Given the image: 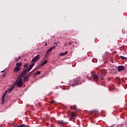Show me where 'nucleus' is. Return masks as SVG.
Returning a JSON list of instances; mask_svg holds the SVG:
<instances>
[{
	"label": "nucleus",
	"instance_id": "obj_35",
	"mask_svg": "<svg viewBox=\"0 0 127 127\" xmlns=\"http://www.w3.org/2000/svg\"><path fill=\"white\" fill-rule=\"evenodd\" d=\"M27 81H28V79H27Z\"/></svg>",
	"mask_w": 127,
	"mask_h": 127
},
{
	"label": "nucleus",
	"instance_id": "obj_12",
	"mask_svg": "<svg viewBox=\"0 0 127 127\" xmlns=\"http://www.w3.org/2000/svg\"><path fill=\"white\" fill-rule=\"evenodd\" d=\"M21 65H22V64H21V63H17L16 64V65L17 66V67H21Z\"/></svg>",
	"mask_w": 127,
	"mask_h": 127
},
{
	"label": "nucleus",
	"instance_id": "obj_10",
	"mask_svg": "<svg viewBox=\"0 0 127 127\" xmlns=\"http://www.w3.org/2000/svg\"><path fill=\"white\" fill-rule=\"evenodd\" d=\"M47 62H48V61H47V60L44 61L42 63V64H41V66H44V65H45V64H47Z\"/></svg>",
	"mask_w": 127,
	"mask_h": 127
},
{
	"label": "nucleus",
	"instance_id": "obj_5",
	"mask_svg": "<svg viewBox=\"0 0 127 127\" xmlns=\"http://www.w3.org/2000/svg\"><path fill=\"white\" fill-rule=\"evenodd\" d=\"M125 69V66L123 65H120L118 66V72H122V71H124Z\"/></svg>",
	"mask_w": 127,
	"mask_h": 127
},
{
	"label": "nucleus",
	"instance_id": "obj_34",
	"mask_svg": "<svg viewBox=\"0 0 127 127\" xmlns=\"http://www.w3.org/2000/svg\"><path fill=\"white\" fill-rule=\"evenodd\" d=\"M47 43H45V45H47Z\"/></svg>",
	"mask_w": 127,
	"mask_h": 127
},
{
	"label": "nucleus",
	"instance_id": "obj_25",
	"mask_svg": "<svg viewBox=\"0 0 127 127\" xmlns=\"http://www.w3.org/2000/svg\"><path fill=\"white\" fill-rule=\"evenodd\" d=\"M57 44H58V43L57 42L54 43V45H57Z\"/></svg>",
	"mask_w": 127,
	"mask_h": 127
},
{
	"label": "nucleus",
	"instance_id": "obj_1",
	"mask_svg": "<svg viewBox=\"0 0 127 127\" xmlns=\"http://www.w3.org/2000/svg\"><path fill=\"white\" fill-rule=\"evenodd\" d=\"M34 65H35V64L32 63V64H31L29 65L28 69L23 68V71L21 73V77H23V76H25V75H26L27 73H28V72H29V71H30V70L32 69V67H33V66H34Z\"/></svg>",
	"mask_w": 127,
	"mask_h": 127
},
{
	"label": "nucleus",
	"instance_id": "obj_8",
	"mask_svg": "<svg viewBox=\"0 0 127 127\" xmlns=\"http://www.w3.org/2000/svg\"><path fill=\"white\" fill-rule=\"evenodd\" d=\"M59 125H61L62 126H64V125H65V122H63V121H59Z\"/></svg>",
	"mask_w": 127,
	"mask_h": 127
},
{
	"label": "nucleus",
	"instance_id": "obj_2",
	"mask_svg": "<svg viewBox=\"0 0 127 127\" xmlns=\"http://www.w3.org/2000/svg\"><path fill=\"white\" fill-rule=\"evenodd\" d=\"M21 73L19 75V78L16 80L15 83L19 88H20L22 86V79H21Z\"/></svg>",
	"mask_w": 127,
	"mask_h": 127
},
{
	"label": "nucleus",
	"instance_id": "obj_4",
	"mask_svg": "<svg viewBox=\"0 0 127 127\" xmlns=\"http://www.w3.org/2000/svg\"><path fill=\"white\" fill-rule=\"evenodd\" d=\"M92 77L93 78L94 81L95 82H97L98 79H99V76H98V75L95 74H92Z\"/></svg>",
	"mask_w": 127,
	"mask_h": 127
},
{
	"label": "nucleus",
	"instance_id": "obj_31",
	"mask_svg": "<svg viewBox=\"0 0 127 127\" xmlns=\"http://www.w3.org/2000/svg\"><path fill=\"white\" fill-rule=\"evenodd\" d=\"M18 60H19V59H17L16 61H18Z\"/></svg>",
	"mask_w": 127,
	"mask_h": 127
},
{
	"label": "nucleus",
	"instance_id": "obj_7",
	"mask_svg": "<svg viewBox=\"0 0 127 127\" xmlns=\"http://www.w3.org/2000/svg\"><path fill=\"white\" fill-rule=\"evenodd\" d=\"M20 70V68L16 66L15 68H14V72H18Z\"/></svg>",
	"mask_w": 127,
	"mask_h": 127
},
{
	"label": "nucleus",
	"instance_id": "obj_3",
	"mask_svg": "<svg viewBox=\"0 0 127 127\" xmlns=\"http://www.w3.org/2000/svg\"><path fill=\"white\" fill-rule=\"evenodd\" d=\"M40 59V55H37L31 61V63L37 62Z\"/></svg>",
	"mask_w": 127,
	"mask_h": 127
},
{
	"label": "nucleus",
	"instance_id": "obj_13",
	"mask_svg": "<svg viewBox=\"0 0 127 127\" xmlns=\"http://www.w3.org/2000/svg\"><path fill=\"white\" fill-rule=\"evenodd\" d=\"M15 127H28V126H26L24 124H22L20 126H16Z\"/></svg>",
	"mask_w": 127,
	"mask_h": 127
},
{
	"label": "nucleus",
	"instance_id": "obj_30",
	"mask_svg": "<svg viewBox=\"0 0 127 127\" xmlns=\"http://www.w3.org/2000/svg\"><path fill=\"white\" fill-rule=\"evenodd\" d=\"M5 74L4 73L3 75H2V77H4Z\"/></svg>",
	"mask_w": 127,
	"mask_h": 127
},
{
	"label": "nucleus",
	"instance_id": "obj_15",
	"mask_svg": "<svg viewBox=\"0 0 127 127\" xmlns=\"http://www.w3.org/2000/svg\"><path fill=\"white\" fill-rule=\"evenodd\" d=\"M40 73H41V72H40V71H38L36 73H35L34 74V75H39V74H40Z\"/></svg>",
	"mask_w": 127,
	"mask_h": 127
},
{
	"label": "nucleus",
	"instance_id": "obj_33",
	"mask_svg": "<svg viewBox=\"0 0 127 127\" xmlns=\"http://www.w3.org/2000/svg\"><path fill=\"white\" fill-rule=\"evenodd\" d=\"M20 57H19L18 59H20Z\"/></svg>",
	"mask_w": 127,
	"mask_h": 127
},
{
	"label": "nucleus",
	"instance_id": "obj_16",
	"mask_svg": "<svg viewBox=\"0 0 127 127\" xmlns=\"http://www.w3.org/2000/svg\"><path fill=\"white\" fill-rule=\"evenodd\" d=\"M29 77V76H28V75H26V76H24L23 81H25V80H26L27 79H28Z\"/></svg>",
	"mask_w": 127,
	"mask_h": 127
},
{
	"label": "nucleus",
	"instance_id": "obj_17",
	"mask_svg": "<svg viewBox=\"0 0 127 127\" xmlns=\"http://www.w3.org/2000/svg\"><path fill=\"white\" fill-rule=\"evenodd\" d=\"M120 58H121V59H122V60H124V59H127V58L126 57H125L122 56H120Z\"/></svg>",
	"mask_w": 127,
	"mask_h": 127
},
{
	"label": "nucleus",
	"instance_id": "obj_32",
	"mask_svg": "<svg viewBox=\"0 0 127 127\" xmlns=\"http://www.w3.org/2000/svg\"><path fill=\"white\" fill-rule=\"evenodd\" d=\"M75 43H76V44H77V43H78V42H77V41H75Z\"/></svg>",
	"mask_w": 127,
	"mask_h": 127
},
{
	"label": "nucleus",
	"instance_id": "obj_28",
	"mask_svg": "<svg viewBox=\"0 0 127 127\" xmlns=\"http://www.w3.org/2000/svg\"><path fill=\"white\" fill-rule=\"evenodd\" d=\"M69 45H71L72 44V43H71L70 42H69Z\"/></svg>",
	"mask_w": 127,
	"mask_h": 127
},
{
	"label": "nucleus",
	"instance_id": "obj_24",
	"mask_svg": "<svg viewBox=\"0 0 127 127\" xmlns=\"http://www.w3.org/2000/svg\"><path fill=\"white\" fill-rule=\"evenodd\" d=\"M13 88H14V85H13L12 86H11L10 88L13 90Z\"/></svg>",
	"mask_w": 127,
	"mask_h": 127
},
{
	"label": "nucleus",
	"instance_id": "obj_6",
	"mask_svg": "<svg viewBox=\"0 0 127 127\" xmlns=\"http://www.w3.org/2000/svg\"><path fill=\"white\" fill-rule=\"evenodd\" d=\"M7 93L6 91L5 92V93L3 94V96L2 97V104H4V98L5 97V94Z\"/></svg>",
	"mask_w": 127,
	"mask_h": 127
},
{
	"label": "nucleus",
	"instance_id": "obj_18",
	"mask_svg": "<svg viewBox=\"0 0 127 127\" xmlns=\"http://www.w3.org/2000/svg\"><path fill=\"white\" fill-rule=\"evenodd\" d=\"M24 68H27L28 67V64H25L24 65Z\"/></svg>",
	"mask_w": 127,
	"mask_h": 127
},
{
	"label": "nucleus",
	"instance_id": "obj_21",
	"mask_svg": "<svg viewBox=\"0 0 127 127\" xmlns=\"http://www.w3.org/2000/svg\"><path fill=\"white\" fill-rule=\"evenodd\" d=\"M98 110H93V111H92V113H95L96 114V113H98Z\"/></svg>",
	"mask_w": 127,
	"mask_h": 127
},
{
	"label": "nucleus",
	"instance_id": "obj_19",
	"mask_svg": "<svg viewBox=\"0 0 127 127\" xmlns=\"http://www.w3.org/2000/svg\"><path fill=\"white\" fill-rule=\"evenodd\" d=\"M49 54H50V52L48 51V50L46 52V56H48V55H49Z\"/></svg>",
	"mask_w": 127,
	"mask_h": 127
},
{
	"label": "nucleus",
	"instance_id": "obj_9",
	"mask_svg": "<svg viewBox=\"0 0 127 127\" xmlns=\"http://www.w3.org/2000/svg\"><path fill=\"white\" fill-rule=\"evenodd\" d=\"M67 53V51H66L65 53H61L60 54V56H64V55H66Z\"/></svg>",
	"mask_w": 127,
	"mask_h": 127
},
{
	"label": "nucleus",
	"instance_id": "obj_22",
	"mask_svg": "<svg viewBox=\"0 0 127 127\" xmlns=\"http://www.w3.org/2000/svg\"><path fill=\"white\" fill-rule=\"evenodd\" d=\"M80 79H81V78L80 77H78L76 80H75V82H77V81H80Z\"/></svg>",
	"mask_w": 127,
	"mask_h": 127
},
{
	"label": "nucleus",
	"instance_id": "obj_26",
	"mask_svg": "<svg viewBox=\"0 0 127 127\" xmlns=\"http://www.w3.org/2000/svg\"><path fill=\"white\" fill-rule=\"evenodd\" d=\"M51 103H52V104H54V103H55V101L52 100V101H51Z\"/></svg>",
	"mask_w": 127,
	"mask_h": 127
},
{
	"label": "nucleus",
	"instance_id": "obj_14",
	"mask_svg": "<svg viewBox=\"0 0 127 127\" xmlns=\"http://www.w3.org/2000/svg\"><path fill=\"white\" fill-rule=\"evenodd\" d=\"M11 91H12V89L10 88L8 89V90H6V92L7 93H10V92H11Z\"/></svg>",
	"mask_w": 127,
	"mask_h": 127
},
{
	"label": "nucleus",
	"instance_id": "obj_23",
	"mask_svg": "<svg viewBox=\"0 0 127 127\" xmlns=\"http://www.w3.org/2000/svg\"><path fill=\"white\" fill-rule=\"evenodd\" d=\"M48 51H49L50 52V51H52V49L51 48H50L49 50H48Z\"/></svg>",
	"mask_w": 127,
	"mask_h": 127
},
{
	"label": "nucleus",
	"instance_id": "obj_27",
	"mask_svg": "<svg viewBox=\"0 0 127 127\" xmlns=\"http://www.w3.org/2000/svg\"><path fill=\"white\" fill-rule=\"evenodd\" d=\"M75 86H76V84L75 83H73L72 84V86L75 87Z\"/></svg>",
	"mask_w": 127,
	"mask_h": 127
},
{
	"label": "nucleus",
	"instance_id": "obj_11",
	"mask_svg": "<svg viewBox=\"0 0 127 127\" xmlns=\"http://www.w3.org/2000/svg\"><path fill=\"white\" fill-rule=\"evenodd\" d=\"M70 116V118H71V119H74L76 117V115H75V113H71Z\"/></svg>",
	"mask_w": 127,
	"mask_h": 127
},
{
	"label": "nucleus",
	"instance_id": "obj_20",
	"mask_svg": "<svg viewBox=\"0 0 127 127\" xmlns=\"http://www.w3.org/2000/svg\"><path fill=\"white\" fill-rule=\"evenodd\" d=\"M52 50H53V49H55V48H56V46H53L51 48Z\"/></svg>",
	"mask_w": 127,
	"mask_h": 127
},
{
	"label": "nucleus",
	"instance_id": "obj_29",
	"mask_svg": "<svg viewBox=\"0 0 127 127\" xmlns=\"http://www.w3.org/2000/svg\"><path fill=\"white\" fill-rule=\"evenodd\" d=\"M3 72H4V70L1 71V73H3Z\"/></svg>",
	"mask_w": 127,
	"mask_h": 127
}]
</instances>
